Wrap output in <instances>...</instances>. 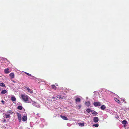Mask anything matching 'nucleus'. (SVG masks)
<instances>
[{
	"instance_id": "obj_1",
	"label": "nucleus",
	"mask_w": 129,
	"mask_h": 129,
	"mask_svg": "<svg viewBox=\"0 0 129 129\" xmlns=\"http://www.w3.org/2000/svg\"><path fill=\"white\" fill-rule=\"evenodd\" d=\"M21 96L23 100L25 102H27L28 101L29 97L27 95L22 94Z\"/></svg>"
},
{
	"instance_id": "obj_2",
	"label": "nucleus",
	"mask_w": 129,
	"mask_h": 129,
	"mask_svg": "<svg viewBox=\"0 0 129 129\" xmlns=\"http://www.w3.org/2000/svg\"><path fill=\"white\" fill-rule=\"evenodd\" d=\"M25 89H26L28 92L30 94H32L33 93V91L31 89H30V88L27 87H25Z\"/></svg>"
},
{
	"instance_id": "obj_3",
	"label": "nucleus",
	"mask_w": 129,
	"mask_h": 129,
	"mask_svg": "<svg viewBox=\"0 0 129 129\" xmlns=\"http://www.w3.org/2000/svg\"><path fill=\"white\" fill-rule=\"evenodd\" d=\"M93 105L95 107L99 106L101 105L100 102H94L93 103Z\"/></svg>"
},
{
	"instance_id": "obj_4",
	"label": "nucleus",
	"mask_w": 129,
	"mask_h": 129,
	"mask_svg": "<svg viewBox=\"0 0 129 129\" xmlns=\"http://www.w3.org/2000/svg\"><path fill=\"white\" fill-rule=\"evenodd\" d=\"M17 116L18 117V119L19 122H21V116L20 114L19 113H17Z\"/></svg>"
},
{
	"instance_id": "obj_5",
	"label": "nucleus",
	"mask_w": 129,
	"mask_h": 129,
	"mask_svg": "<svg viewBox=\"0 0 129 129\" xmlns=\"http://www.w3.org/2000/svg\"><path fill=\"white\" fill-rule=\"evenodd\" d=\"M9 76L11 79L14 78V74L13 73H11L9 74Z\"/></svg>"
},
{
	"instance_id": "obj_6",
	"label": "nucleus",
	"mask_w": 129,
	"mask_h": 129,
	"mask_svg": "<svg viewBox=\"0 0 129 129\" xmlns=\"http://www.w3.org/2000/svg\"><path fill=\"white\" fill-rule=\"evenodd\" d=\"M93 121L95 122H97L99 121V118L97 117H95L93 119Z\"/></svg>"
},
{
	"instance_id": "obj_7",
	"label": "nucleus",
	"mask_w": 129,
	"mask_h": 129,
	"mask_svg": "<svg viewBox=\"0 0 129 129\" xmlns=\"http://www.w3.org/2000/svg\"><path fill=\"white\" fill-rule=\"evenodd\" d=\"M91 112L92 114L95 116H98V113L97 112L94 110H91Z\"/></svg>"
},
{
	"instance_id": "obj_8",
	"label": "nucleus",
	"mask_w": 129,
	"mask_h": 129,
	"mask_svg": "<svg viewBox=\"0 0 129 129\" xmlns=\"http://www.w3.org/2000/svg\"><path fill=\"white\" fill-rule=\"evenodd\" d=\"M33 103L32 104L34 106L36 107H38L39 105L35 101H33Z\"/></svg>"
},
{
	"instance_id": "obj_9",
	"label": "nucleus",
	"mask_w": 129,
	"mask_h": 129,
	"mask_svg": "<svg viewBox=\"0 0 129 129\" xmlns=\"http://www.w3.org/2000/svg\"><path fill=\"white\" fill-rule=\"evenodd\" d=\"M22 119L23 121H25L27 120V117L25 116H23Z\"/></svg>"
},
{
	"instance_id": "obj_10",
	"label": "nucleus",
	"mask_w": 129,
	"mask_h": 129,
	"mask_svg": "<svg viewBox=\"0 0 129 129\" xmlns=\"http://www.w3.org/2000/svg\"><path fill=\"white\" fill-rule=\"evenodd\" d=\"M11 100L13 101H16V99L15 97L14 96H13L11 97Z\"/></svg>"
},
{
	"instance_id": "obj_11",
	"label": "nucleus",
	"mask_w": 129,
	"mask_h": 129,
	"mask_svg": "<svg viewBox=\"0 0 129 129\" xmlns=\"http://www.w3.org/2000/svg\"><path fill=\"white\" fill-rule=\"evenodd\" d=\"M100 108L102 110H104L106 109V107L105 105H103L101 106Z\"/></svg>"
},
{
	"instance_id": "obj_12",
	"label": "nucleus",
	"mask_w": 129,
	"mask_h": 129,
	"mask_svg": "<svg viewBox=\"0 0 129 129\" xmlns=\"http://www.w3.org/2000/svg\"><path fill=\"white\" fill-rule=\"evenodd\" d=\"M60 117L63 120H68L67 118L65 116H63L62 115H60Z\"/></svg>"
},
{
	"instance_id": "obj_13",
	"label": "nucleus",
	"mask_w": 129,
	"mask_h": 129,
	"mask_svg": "<svg viewBox=\"0 0 129 129\" xmlns=\"http://www.w3.org/2000/svg\"><path fill=\"white\" fill-rule=\"evenodd\" d=\"M85 104L87 107H88L90 106V102L89 101L86 102Z\"/></svg>"
},
{
	"instance_id": "obj_14",
	"label": "nucleus",
	"mask_w": 129,
	"mask_h": 129,
	"mask_svg": "<svg viewBox=\"0 0 129 129\" xmlns=\"http://www.w3.org/2000/svg\"><path fill=\"white\" fill-rule=\"evenodd\" d=\"M114 100L116 101V102H117L118 103H120V101L117 98H114Z\"/></svg>"
},
{
	"instance_id": "obj_15",
	"label": "nucleus",
	"mask_w": 129,
	"mask_h": 129,
	"mask_svg": "<svg viewBox=\"0 0 129 129\" xmlns=\"http://www.w3.org/2000/svg\"><path fill=\"white\" fill-rule=\"evenodd\" d=\"M7 92V91L6 90H2V91L1 92V94H5Z\"/></svg>"
},
{
	"instance_id": "obj_16",
	"label": "nucleus",
	"mask_w": 129,
	"mask_h": 129,
	"mask_svg": "<svg viewBox=\"0 0 129 129\" xmlns=\"http://www.w3.org/2000/svg\"><path fill=\"white\" fill-rule=\"evenodd\" d=\"M78 125L79 126H83L84 125V123H78Z\"/></svg>"
},
{
	"instance_id": "obj_17",
	"label": "nucleus",
	"mask_w": 129,
	"mask_h": 129,
	"mask_svg": "<svg viewBox=\"0 0 129 129\" xmlns=\"http://www.w3.org/2000/svg\"><path fill=\"white\" fill-rule=\"evenodd\" d=\"M75 100L76 102H79L80 101L81 99L79 98H77Z\"/></svg>"
},
{
	"instance_id": "obj_18",
	"label": "nucleus",
	"mask_w": 129,
	"mask_h": 129,
	"mask_svg": "<svg viewBox=\"0 0 129 129\" xmlns=\"http://www.w3.org/2000/svg\"><path fill=\"white\" fill-rule=\"evenodd\" d=\"M86 111L88 113H89L90 112H91V109L90 108H88L86 110Z\"/></svg>"
},
{
	"instance_id": "obj_19",
	"label": "nucleus",
	"mask_w": 129,
	"mask_h": 129,
	"mask_svg": "<svg viewBox=\"0 0 129 129\" xmlns=\"http://www.w3.org/2000/svg\"><path fill=\"white\" fill-rule=\"evenodd\" d=\"M23 107L21 106H19L17 107V109L20 110H21L22 109Z\"/></svg>"
},
{
	"instance_id": "obj_20",
	"label": "nucleus",
	"mask_w": 129,
	"mask_h": 129,
	"mask_svg": "<svg viewBox=\"0 0 129 129\" xmlns=\"http://www.w3.org/2000/svg\"><path fill=\"white\" fill-rule=\"evenodd\" d=\"M0 86L3 87L5 86L4 84L3 83H0Z\"/></svg>"
},
{
	"instance_id": "obj_21",
	"label": "nucleus",
	"mask_w": 129,
	"mask_h": 129,
	"mask_svg": "<svg viewBox=\"0 0 129 129\" xmlns=\"http://www.w3.org/2000/svg\"><path fill=\"white\" fill-rule=\"evenodd\" d=\"M127 121L125 120H124L122 122V123L123 124L126 125L127 123Z\"/></svg>"
},
{
	"instance_id": "obj_22",
	"label": "nucleus",
	"mask_w": 129,
	"mask_h": 129,
	"mask_svg": "<svg viewBox=\"0 0 129 129\" xmlns=\"http://www.w3.org/2000/svg\"><path fill=\"white\" fill-rule=\"evenodd\" d=\"M4 72L5 73H8V68H7L6 69L4 70Z\"/></svg>"
},
{
	"instance_id": "obj_23",
	"label": "nucleus",
	"mask_w": 129,
	"mask_h": 129,
	"mask_svg": "<svg viewBox=\"0 0 129 129\" xmlns=\"http://www.w3.org/2000/svg\"><path fill=\"white\" fill-rule=\"evenodd\" d=\"M24 73H25V74H26L27 75H28V76H31L32 77H33L34 76H31V75L29 73H27L26 72H24Z\"/></svg>"
},
{
	"instance_id": "obj_24",
	"label": "nucleus",
	"mask_w": 129,
	"mask_h": 129,
	"mask_svg": "<svg viewBox=\"0 0 129 129\" xmlns=\"http://www.w3.org/2000/svg\"><path fill=\"white\" fill-rule=\"evenodd\" d=\"M52 89H54L55 90L56 88V86L54 85H52Z\"/></svg>"
},
{
	"instance_id": "obj_25",
	"label": "nucleus",
	"mask_w": 129,
	"mask_h": 129,
	"mask_svg": "<svg viewBox=\"0 0 129 129\" xmlns=\"http://www.w3.org/2000/svg\"><path fill=\"white\" fill-rule=\"evenodd\" d=\"M3 115H4V117L6 118H8V114H3Z\"/></svg>"
},
{
	"instance_id": "obj_26",
	"label": "nucleus",
	"mask_w": 129,
	"mask_h": 129,
	"mask_svg": "<svg viewBox=\"0 0 129 129\" xmlns=\"http://www.w3.org/2000/svg\"><path fill=\"white\" fill-rule=\"evenodd\" d=\"M57 97L58 98H59V99H63L62 97H61V95H57Z\"/></svg>"
},
{
	"instance_id": "obj_27",
	"label": "nucleus",
	"mask_w": 129,
	"mask_h": 129,
	"mask_svg": "<svg viewBox=\"0 0 129 129\" xmlns=\"http://www.w3.org/2000/svg\"><path fill=\"white\" fill-rule=\"evenodd\" d=\"M93 126H95V127H97L99 126L98 124H95L93 125Z\"/></svg>"
},
{
	"instance_id": "obj_28",
	"label": "nucleus",
	"mask_w": 129,
	"mask_h": 129,
	"mask_svg": "<svg viewBox=\"0 0 129 129\" xmlns=\"http://www.w3.org/2000/svg\"><path fill=\"white\" fill-rule=\"evenodd\" d=\"M122 101H123V102H124L125 103H126V102L125 101V99H122L121 100Z\"/></svg>"
},
{
	"instance_id": "obj_29",
	"label": "nucleus",
	"mask_w": 129,
	"mask_h": 129,
	"mask_svg": "<svg viewBox=\"0 0 129 129\" xmlns=\"http://www.w3.org/2000/svg\"><path fill=\"white\" fill-rule=\"evenodd\" d=\"M9 113L11 114H12L13 112L11 111H9Z\"/></svg>"
},
{
	"instance_id": "obj_30",
	"label": "nucleus",
	"mask_w": 129,
	"mask_h": 129,
	"mask_svg": "<svg viewBox=\"0 0 129 129\" xmlns=\"http://www.w3.org/2000/svg\"><path fill=\"white\" fill-rule=\"evenodd\" d=\"M1 102H2V103H3V104H4V102L3 101V100H2V101H1Z\"/></svg>"
},
{
	"instance_id": "obj_31",
	"label": "nucleus",
	"mask_w": 129,
	"mask_h": 129,
	"mask_svg": "<svg viewBox=\"0 0 129 129\" xmlns=\"http://www.w3.org/2000/svg\"><path fill=\"white\" fill-rule=\"evenodd\" d=\"M12 81H13L14 83H15V82H15V81H14V80H12Z\"/></svg>"
},
{
	"instance_id": "obj_32",
	"label": "nucleus",
	"mask_w": 129,
	"mask_h": 129,
	"mask_svg": "<svg viewBox=\"0 0 129 129\" xmlns=\"http://www.w3.org/2000/svg\"><path fill=\"white\" fill-rule=\"evenodd\" d=\"M5 122V120H4V122Z\"/></svg>"
},
{
	"instance_id": "obj_33",
	"label": "nucleus",
	"mask_w": 129,
	"mask_h": 129,
	"mask_svg": "<svg viewBox=\"0 0 129 129\" xmlns=\"http://www.w3.org/2000/svg\"><path fill=\"white\" fill-rule=\"evenodd\" d=\"M10 116V115L9 114V115H8L9 117Z\"/></svg>"
}]
</instances>
